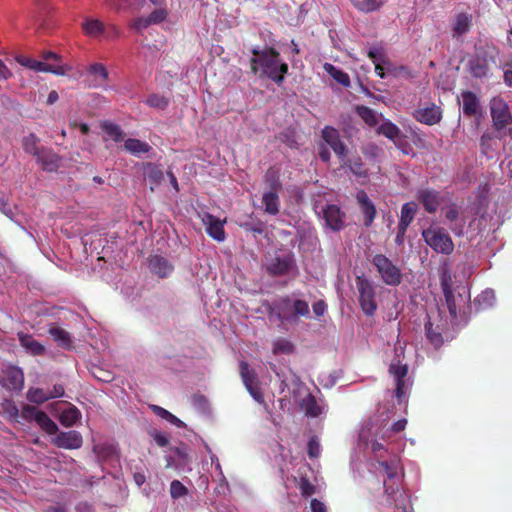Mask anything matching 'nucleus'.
I'll return each mask as SVG.
<instances>
[{
  "mask_svg": "<svg viewBox=\"0 0 512 512\" xmlns=\"http://www.w3.org/2000/svg\"><path fill=\"white\" fill-rule=\"evenodd\" d=\"M254 57L250 59L251 72L260 77H266L277 85H281L288 73V64L281 62L280 53L273 47L251 49Z\"/></svg>",
  "mask_w": 512,
  "mask_h": 512,
  "instance_id": "1",
  "label": "nucleus"
},
{
  "mask_svg": "<svg viewBox=\"0 0 512 512\" xmlns=\"http://www.w3.org/2000/svg\"><path fill=\"white\" fill-rule=\"evenodd\" d=\"M268 317L276 318L282 324L297 322L300 317H309L310 308L305 300H292L285 295L265 305Z\"/></svg>",
  "mask_w": 512,
  "mask_h": 512,
  "instance_id": "2",
  "label": "nucleus"
},
{
  "mask_svg": "<svg viewBox=\"0 0 512 512\" xmlns=\"http://www.w3.org/2000/svg\"><path fill=\"white\" fill-rule=\"evenodd\" d=\"M499 49L493 44H486L476 49L474 57L469 61V72L474 78H485L489 75L491 66L496 64Z\"/></svg>",
  "mask_w": 512,
  "mask_h": 512,
  "instance_id": "3",
  "label": "nucleus"
},
{
  "mask_svg": "<svg viewBox=\"0 0 512 512\" xmlns=\"http://www.w3.org/2000/svg\"><path fill=\"white\" fill-rule=\"evenodd\" d=\"M422 237L436 253L450 255L454 250V243L450 235L442 227L431 225L422 231Z\"/></svg>",
  "mask_w": 512,
  "mask_h": 512,
  "instance_id": "4",
  "label": "nucleus"
},
{
  "mask_svg": "<svg viewBox=\"0 0 512 512\" xmlns=\"http://www.w3.org/2000/svg\"><path fill=\"white\" fill-rule=\"evenodd\" d=\"M355 283L359 305L363 313L368 317L373 316L378 308L374 283L364 275L356 276Z\"/></svg>",
  "mask_w": 512,
  "mask_h": 512,
  "instance_id": "5",
  "label": "nucleus"
},
{
  "mask_svg": "<svg viewBox=\"0 0 512 512\" xmlns=\"http://www.w3.org/2000/svg\"><path fill=\"white\" fill-rule=\"evenodd\" d=\"M376 267L381 280L388 286L401 284L403 275L401 269L384 254H375L371 260Z\"/></svg>",
  "mask_w": 512,
  "mask_h": 512,
  "instance_id": "6",
  "label": "nucleus"
},
{
  "mask_svg": "<svg viewBox=\"0 0 512 512\" xmlns=\"http://www.w3.org/2000/svg\"><path fill=\"white\" fill-rule=\"evenodd\" d=\"M489 106L493 127L496 131H501L512 124V114L504 99L499 96L493 97Z\"/></svg>",
  "mask_w": 512,
  "mask_h": 512,
  "instance_id": "7",
  "label": "nucleus"
},
{
  "mask_svg": "<svg viewBox=\"0 0 512 512\" xmlns=\"http://www.w3.org/2000/svg\"><path fill=\"white\" fill-rule=\"evenodd\" d=\"M240 375L247 391L252 398L259 404H264V395L260 387L258 376L254 370L249 368V365L245 361H241L239 364Z\"/></svg>",
  "mask_w": 512,
  "mask_h": 512,
  "instance_id": "8",
  "label": "nucleus"
},
{
  "mask_svg": "<svg viewBox=\"0 0 512 512\" xmlns=\"http://www.w3.org/2000/svg\"><path fill=\"white\" fill-rule=\"evenodd\" d=\"M294 269H296V263L292 253L276 255L270 259L266 267L270 276H285Z\"/></svg>",
  "mask_w": 512,
  "mask_h": 512,
  "instance_id": "9",
  "label": "nucleus"
},
{
  "mask_svg": "<svg viewBox=\"0 0 512 512\" xmlns=\"http://www.w3.org/2000/svg\"><path fill=\"white\" fill-rule=\"evenodd\" d=\"M321 137L325 143L334 151L340 161L347 158L348 149L342 141L340 133L332 126H325L321 131Z\"/></svg>",
  "mask_w": 512,
  "mask_h": 512,
  "instance_id": "10",
  "label": "nucleus"
},
{
  "mask_svg": "<svg viewBox=\"0 0 512 512\" xmlns=\"http://www.w3.org/2000/svg\"><path fill=\"white\" fill-rule=\"evenodd\" d=\"M55 435L51 443L58 448L76 450L83 445V437L81 433L76 430L61 431L57 432Z\"/></svg>",
  "mask_w": 512,
  "mask_h": 512,
  "instance_id": "11",
  "label": "nucleus"
},
{
  "mask_svg": "<svg viewBox=\"0 0 512 512\" xmlns=\"http://www.w3.org/2000/svg\"><path fill=\"white\" fill-rule=\"evenodd\" d=\"M16 61L23 67L37 72L53 73L55 75H64L66 69L62 65H53L44 61H39L27 56H18Z\"/></svg>",
  "mask_w": 512,
  "mask_h": 512,
  "instance_id": "12",
  "label": "nucleus"
},
{
  "mask_svg": "<svg viewBox=\"0 0 512 512\" xmlns=\"http://www.w3.org/2000/svg\"><path fill=\"white\" fill-rule=\"evenodd\" d=\"M356 200L363 214V224L366 228H369L377 216L376 207L364 190L357 192Z\"/></svg>",
  "mask_w": 512,
  "mask_h": 512,
  "instance_id": "13",
  "label": "nucleus"
},
{
  "mask_svg": "<svg viewBox=\"0 0 512 512\" xmlns=\"http://www.w3.org/2000/svg\"><path fill=\"white\" fill-rule=\"evenodd\" d=\"M202 222L206 226L207 234L218 242H223L226 238L224 230L225 220H220L210 213H205Z\"/></svg>",
  "mask_w": 512,
  "mask_h": 512,
  "instance_id": "14",
  "label": "nucleus"
},
{
  "mask_svg": "<svg viewBox=\"0 0 512 512\" xmlns=\"http://www.w3.org/2000/svg\"><path fill=\"white\" fill-rule=\"evenodd\" d=\"M0 382L7 390H21L24 384V374L20 368L9 366L3 371Z\"/></svg>",
  "mask_w": 512,
  "mask_h": 512,
  "instance_id": "15",
  "label": "nucleus"
},
{
  "mask_svg": "<svg viewBox=\"0 0 512 512\" xmlns=\"http://www.w3.org/2000/svg\"><path fill=\"white\" fill-rule=\"evenodd\" d=\"M323 218L326 226L332 231H340L344 227L345 213L339 206L331 204L323 209Z\"/></svg>",
  "mask_w": 512,
  "mask_h": 512,
  "instance_id": "16",
  "label": "nucleus"
},
{
  "mask_svg": "<svg viewBox=\"0 0 512 512\" xmlns=\"http://www.w3.org/2000/svg\"><path fill=\"white\" fill-rule=\"evenodd\" d=\"M425 335L428 342L435 348H440L444 339L442 336V324L441 319L437 318L436 321H433L431 317H427V321L424 324Z\"/></svg>",
  "mask_w": 512,
  "mask_h": 512,
  "instance_id": "17",
  "label": "nucleus"
},
{
  "mask_svg": "<svg viewBox=\"0 0 512 512\" xmlns=\"http://www.w3.org/2000/svg\"><path fill=\"white\" fill-rule=\"evenodd\" d=\"M413 117L420 123L432 126L440 122L442 111L439 106L431 104L428 107L416 109Z\"/></svg>",
  "mask_w": 512,
  "mask_h": 512,
  "instance_id": "18",
  "label": "nucleus"
},
{
  "mask_svg": "<svg viewBox=\"0 0 512 512\" xmlns=\"http://www.w3.org/2000/svg\"><path fill=\"white\" fill-rule=\"evenodd\" d=\"M462 96V110L466 117H482L480 101L477 95L472 91H463Z\"/></svg>",
  "mask_w": 512,
  "mask_h": 512,
  "instance_id": "19",
  "label": "nucleus"
},
{
  "mask_svg": "<svg viewBox=\"0 0 512 512\" xmlns=\"http://www.w3.org/2000/svg\"><path fill=\"white\" fill-rule=\"evenodd\" d=\"M148 267L150 271L157 275L159 278L168 277L174 267L173 265L163 256L160 255H152L148 258Z\"/></svg>",
  "mask_w": 512,
  "mask_h": 512,
  "instance_id": "20",
  "label": "nucleus"
},
{
  "mask_svg": "<svg viewBox=\"0 0 512 512\" xmlns=\"http://www.w3.org/2000/svg\"><path fill=\"white\" fill-rule=\"evenodd\" d=\"M48 333L59 347L67 350L73 347V339L71 334L55 323H51L49 325Z\"/></svg>",
  "mask_w": 512,
  "mask_h": 512,
  "instance_id": "21",
  "label": "nucleus"
},
{
  "mask_svg": "<svg viewBox=\"0 0 512 512\" xmlns=\"http://www.w3.org/2000/svg\"><path fill=\"white\" fill-rule=\"evenodd\" d=\"M37 162L45 171H56L60 166V157L53 152L52 149L43 148L40 154L36 157Z\"/></svg>",
  "mask_w": 512,
  "mask_h": 512,
  "instance_id": "22",
  "label": "nucleus"
},
{
  "mask_svg": "<svg viewBox=\"0 0 512 512\" xmlns=\"http://www.w3.org/2000/svg\"><path fill=\"white\" fill-rule=\"evenodd\" d=\"M20 345L31 355L41 356L46 352L45 346L35 340L32 335L19 332L17 334Z\"/></svg>",
  "mask_w": 512,
  "mask_h": 512,
  "instance_id": "23",
  "label": "nucleus"
},
{
  "mask_svg": "<svg viewBox=\"0 0 512 512\" xmlns=\"http://www.w3.org/2000/svg\"><path fill=\"white\" fill-rule=\"evenodd\" d=\"M472 27V15L468 13H459L455 16L452 23V36L459 38L467 34Z\"/></svg>",
  "mask_w": 512,
  "mask_h": 512,
  "instance_id": "24",
  "label": "nucleus"
},
{
  "mask_svg": "<svg viewBox=\"0 0 512 512\" xmlns=\"http://www.w3.org/2000/svg\"><path fill=\"white\" fill-rule=\"evenodd\" d=\"M418 200L428 213H434L440 204L439 193L432 189H423L418 192Z\"/></svg>",
  "mask_w": 512,
  "mask_h": 512,
  "instance_id": "25",
  "label": "nucleus"
},
{
  "mask_svg": "<svg viewBox=\"0 0 512 512\" xmlns=\"http://www.w3.org/2000/svg\"><path fill=\"white\" fill-rule=\"evenodd\" d=\"M144 177L149 181L151 190L159 186L164 179L162 169L154 163L146 162L142 164Z\"/></svg>",
  "mask_w": 512,
  "mask_h": 512,
  "instance_id": "26",
  "label": "nucleus"
},
{
  "mask_svg": "<svg viewBox=\"0 0 512 512\" xmlns=\"http://www.w3.org/2000/svg\"><path fill=\"white\" fill-rule=\"evenodd\" d=\"M442 291L445 297L446 305L449 310V313L452 318L457 317V304L455 300V295L452 290L451 280L450 279H442L441 281Z\"/></svg>",
  "mask_w": 512,
  "mask_h": 512,
  "instance_id": "27",
  "label": "nucleus"
},
{
  "mask_svg": "<svg viewBox=\"0 0 512 512\" xmlns=\"http://www.w3.org/2000/svg\"><path fill=\"white\" fill-rule=\"evenodd\" d=\"M82 31L88 37L98 38L104 32V23L98 19L86 18L82 23Z\"/></svg>",
  "mask_w": 512,
  "mask_h": 512,
  "instance_id": "28",
  "label": "nucleus"
},
{
  "mask_svg": "<svg viewBox=\"0 0 512 512\" xmlns=\"http://www.w3.org/2000/svg\"><path fill=\"white\" fill-rule=\"evenodd\" d=\"M278 191H269L263 194L262 203L265 207V212L270 215H277L279 213L280 201Z\"/></svg>",
  "mask_w": 512,
  "mask_h": 512,
  "instance_id": "29",
  "label": "nucleus"
},
{
  "mask_svg": "<svg viewBox=\"0 0 512 512\" xmlns=\"http://www.w3.org/2000/svg\"><path fill=\"white\" fill-rule=\"evenodd\" d=\"M124 148L135 156L149 153L152 150V147L148 143L135 138L127 139L124 143Z\"/></svg>",
  "mask_w": 512,
  "mask_h": 512,
  "instance_id": "30",
  "label": "nucleus"
},
{
  "mask_svg": "<svg viewBox=\"0 0 512 512\" xmlns=\"http://www.w3.org/2000/svg\"><path fill=\"white\" fill-rule=\"evenodd\" d=\"M417 210L418 206L415 202H407L403 204L398 224L402 227L408 228L411 222L413 221Z\"/></svg>",
  "mask_w": 512,
  "mask_h": 512,
  "instance_id": "31",
  "label": "nucleus"
},
{
  "mask_svg": "<svg viewBox=\"0 0 512 512\" xmlns=\"http://www.w3.org/2000/svg\"><path fill=\"white\" fill-rule=\"evenodd\" d=\"M40 139L34 133H30L22 140V146L26 153L37 157L44 147L39 146Z\"/></svg>",
  "mask_w": 512,
  "mask_h": 512,
  "instance_id": "32",
  "label": "nucleus"
},
{
  "mask_svg": "<svg viewBox=\"0 0 512 512\" xmlns=\"http://www.w3.org/2000/svg\"><path fill=\"white\" fill-rule=\"evenodd\" d=\"M324 70L339 84H341L344 87H349L350 77L349 75L344 72L343 70L338 69L334 65L330 63L324 64Z\"/></svg>",
  "mask_w": 512,
  "mask_h": 512,
  "instance_id": "33",
  "label": "nucleus"
},
{
  "mask_svg": "<svg viewBox=\"0 0 512 512\" xmlns=\"http://www.w3.org/2000/svg\"><path fill=\"white\" fill-rule=\"evenodd\" d=\"M80 417L81 413L78 408L71 405L60 414L59 421L65 427H72L77 423Z\"/></svg>",
  "mask_w": 512,
  "mask_h": 512,
  "instance_id": "34",
  "label": "nucleus"
},
{
  "mask_svg": "<svg viewBox=\"0 0 512 512\" xmlns=\"http://www.w3.org/2000/svg\"><path fill=\"white\" fill-rule=\"evenodd\" d=\"M301 407L305 414L310 417H318L322 413V408L318 405L316 398L312 394H309L302 400Z\"/></svg>",
  "mask_w": 512,
  "mask_h": 512,
  "instance_id": "35",
  "label": "nucleus"
},
{
  "mask_svg": "<svg viewBox=\"0 0 512 512\" xmlns=\"http://www.w3.org/2000/svg\"><path fill=\"white\" fill-rule=\"evenodd\" d=\"M36 423L49 435H55L58 432L57 424L44 411L38 413Z\"/></svg>",
  "mask_w": 512,
  "mask_h": 512,
  "instance_id": "36",
  "label": "nucleus"
},
{
  "mask_svg": "<svg viewBox=\"0 0 512 512\" xmlns=\"http://www.w3.org/2000/svg\"><path fill=\"white\" fill-rule=\"evenodd\" d=\"M264 181L271 191L281 190L280 170L276 167H270L264 175Z\"/></svg>",
  "mask_w": 512,
  "mask_h": 512,
  "instance_id": "37",
  "label": "nucleus"
},
{
  "mask_svg": "<svg viewBox=\"0 0 512 512\" xmlns=\"http://www.w3.org/2000/svg\"><path fill=\"white\" fill-rule=\"evenodd\" d=\"M102 130L115 142H121L124 140V132L122 128L112 122L105 121L101 125Z\"/></svg>",
  "mask_w": 512,
  "mask_h": 512,
  "instance_id": "38",
  "label": "nucleus"
},
{
  "mask_svg": "<svg viewBox=\"0 0 512 512\" xmlns=\"http://www.w3.org/2000/svg\"><path fill=\"white\" fill-rule=\"evenodd\" d=\"M377 132L379 134H382L384 135L386 138L390 139V140H395L397 138H399L400 134H401V131L400 129L398 128L397 125H395L394 123H392L391 121L387 120V121H384L377 129Z\"/></svg>",
  "mask_w": 512,
  "mask_h": 512,
  "instance_id": "39",
  "label": "nucleus"
},
{
  "mask_svg": "<svg viewBox=\"0 0 512 512\" xmlns=\"http://www.w3.org/2000/svg\"><path fill=\"white\" fill-rule=\"evenodd\" d=\"M345 166H347L350 171L357 177H366L367 171L364 168V164L360 157H355L351 159H346L342 161Z\"/></svg>",
  "mask_w": 512,
  "mask_h": 512,
  "instance_id": "40",
  "label": "nucleus"
},
{
  "mask_svg": "<svg viewBox=\"0 0 512 512\" xmlns=\"http://www.w3.org/2000/svg\"><path fill=\"white\" fill-rule=\"evenodd\" d=\"M356 112L367 125L373 127L378 123L376 114L371 108L364 105L357 106Z\"/></svg>",
  "mask_w": 512,
  "mask_h": 512,
  "instance_id": "41",
  "label": "nucleus"
},
{
  "mask_svg": "<svg viewBox=\"0 0 512 512\" xmlns=\"http://www.w3.org/2000/svg\"><path fill=\"white\" fill-rule=\"evenodd\" d=\"M26 397L28 401L35 404H42L51 399V396L48 395V392L41 388H30L27 391Z\"/></svg>",
  "mask_w": 512,
  "mask_h": 512,
  "instance_id": "42",
  "label": "nucleus"
},
{
  "mask_svg": "<svg viewBox=\"0 0 512 512\" xmlns=\"http://www.w3.org/2000/svg\"><path fill=\"white\" fill-rule=\"evenodd\" d=\"M353 5L361 12L369 13L378 10L382 2L377 0H352Z\"/></svg>",
  "mask_w": 512,
  "mask_h": 512,
  "instance_id": "43",
  "label": "nucleus"
},
{
  "mask_svg": "<svg viewBox=\"0 0 512 512\" xmlns=\"http://www.w3.org/2000/svg\"><path fill=\"white\" fill-rule=\"evenodd\" d=\"M294 351V345L291 341L284 339V338H278L273 342V353L275 355L278 354H290Z\"/></svg>",
  "mask_w": 512,
  "mask_h": 512,
  "instance_id": "44",
  "label": "nucleus"
},
{
  "mask_svg": "<svg viewBox=\"0 0 512 512\" xmlns=\"http://www.w3.org/2000/svg\"><path fill=\"white\" fill-rule=\"evenodd\" d=\"M389 373L394 379L406 378L408 374V365L402 364L400 360H393L389 366Z\"/></svg>",
  "mask_w": 512,
  "mask_h": 512,
  "instance_id": "45",
  "label": "nucleus"
},
{
  "mask_svg": "<svg viewBox=\"0 0 512 512\" xmlns=\"http://www.w3.org/2000/svg\"><path fill=\"white\" fill-rule=\"evenodd\" d=\"M168 99L159 94H151L148 96L146 100V104L150 107L157 108V109H165L168 106Z\"/></svg>",
  "mask_w": 512,
  "mask_h": 512,
  "instance_id": "46",
  "label": "nucleus"
},
{
  "mask_svg": "<svg viewBox=\"0 0 512 512\" xmlns=\"http://www.w3.org/2000/svg\"><path fill=\"white\" fill-rule=\"evenodd\" d=\"M494 301L495 294L492 290H485L475 298V303H477L482 308L492 306Z\"/></svg>",
  "mask_w": 512,
  "mask_h": 512,
  "instance_id": "47",
  "label": "nucleus"
},
{
  "mask_svg": "<svg viewBox=\"0 0 512 512\" xmlns=\"http://www.w3.org/2000/svg\"><path fill=\"white\" fill-rule=\"evenodd\" d=\"M168 11L166 8L160 6V8L152 11L147 17L151 24H160L166 20Z\"/></svg>",
  "mask_w": 512,
  "mask_h": 512,
  "instance_id": "48",
  "label": "nucleus"
},
{
  "mask_svg": "<svg viewBox=\"0 0 512 512\" xmlns=\"http://www.w3.org/2000/svg\"><path fill=\"white\" fill-rule=\"evenodd\" d=\"M188 493L187 488L179 481L173 480L170 484V494L174 499L185 496Z\"/></svg>",
  "mask_w": 512,
  "mask_h": 512,
  "instance_id": "49",
  "label": "nucleus"
},
{
  "mask_svg": "<svg viewBox=\"0 0 512 512\" xmlns=\"http://www.w3.org/2000/svg\"><path fill=\"white\" fill-rule=\"evenodd\" d=\"M299 489L304 497L312 496L315 493V486L306 477L300 478Z\"/></svg>",
  "mask_w": 512,
  "mask_h": 512,
  "instance_id": "50",
  "label": "nucleus"
},
{
  "mask_svg": "<svg viewBox=\"0 0 512 512\" xmlns=\"http://www.w3.org/2000/svg\"><path fill=\"white\" fill-rule=\"evenodd\" d=\"M493 140L494 136L491 133H483V135L480 138V149L482 154H489V152L492 150Z\"/></svg>",
  "mask_w": 512,
  "mask_h": 512,
  "instance_id": "51",
  "label": "nucleus"
},
{
  "mask_svg": "<svg viewBox=\"0 0 512 512\" xmlns=\"http://www.w3.org/2000/svg\"><path fill=\"white\" fill-rule=\"evenodd\" d=\"M41 410H37L36 407L31 405H24L21 410V417L25 419L26 421H32L34 420L36 422L37 415L40 413Z\"/></svg>",
  "mask_w": 512,
  "mask_h": 512,
  "instance_id": "52",
  "label": "nucleus"
},
{
  "mask_svg": "<svg viewBox=\"0 0 512 512\" xmlns=\"http://www.w3.org/2000/svg\"><path fill=\"white\" fill-rule=\"evenodd\" d=\"M307 453L309 458H317L320 455V444L315 437H312L307 445Z\"/></svg>",
  "mask_w": 512,
  "mask_h": 512,
  "instance_id": "53",
  "label": "nucleus"
},
{
  "mask_svg": "<svg viewBox=\"0 0 512 512\" xmlns=\"http://www.w3.org/2000/svg\"><path fill=\"white\" fill-rule=\"evenodd\" d=\"M91 74L99 75L103 81L108 80V71L102 63H94L89 67Z\"/></svg>",
  "mask_w": 512,
  "mask_h": 512,
  "instance_id": "54",
  "label": "nucleus"
},
{
  "mask_svg": "<svg viewBox=\"0 0 512 512\" xmlns=\"http://www.w3.org/2000/svg\"><path fill=\"white\" fill-rule=\"evenodd\" d=\"M150 25H152L148 19V17H138L133 20L131 23V28L136 30L137 32H142L147 29Z\"/></svg>",
  "mask_w": 512,
  "mask_h": 512,
  "instance_id": "55",
  "label": "nucleus"
},
{
  "mask_svg": "<svg viewBox=\"0 0 512 512\" xmlns=\"http://www.w3.org/2000/svg\"><path fill=\"white\" fill-rule=\"evenodd\" d=\"M102 36L107 40H114L120 36V30L115 25L104 24V32Z\"/></svg>",
  "mask_w": 512,
  "mask_h": 512,
  "instance_id": "56",
  "label": "nucleus"
},
{
  "mask_svg": "<svg viewBox=\"0 0 512 512\" xmlns=\"http://www.w3.org/2000/svg\"><path fill=\"white\" fill-rule=\"evenodd\" d=\"M327 304L324 300H318L312 305L313 313L317 318L323 316L327 312Z\"/></svg>",
  "mask_w": 512,
  "mask_h": 512,
  "instance_id": "57",
  "label": "nucleus"
},
{
  "mask_svg": "<svg viewBox=\"0 0 512 512\" xmlns=\"http://www.w3.org/2000/svg\"><path fill=\"white\" fill-rule=\"evenodd\" d=\"M503 80L506 86L512 87V61L506 62L503 66Z\"/></svg>",
  "mask_w": 512,
  "mask_h": 512,
  "instance_id": "58",
  "label": "nucleus"
},
{
  "mask_svg": "<svg viewBox=\"0 0 512 512\" xmlns=\"http://www.w3.org/2000/svg\"><path fill=\"white\" fill-rule=\"evenodd\" d=\"M395 380V391L394 395L398 400H401L405 395V378L394 379Z\"/></svg>",
  "mask_w": 512,
  "mask_h": 512,
  "instance_id": "59",
  "label": "nucleus"
},
{
  "mask_svg": "<svg viewBox=\"0 0 512 512\" xmlns=\"http://www.w3.org/2000/svg\"><path fill=\"white\" fill-rule=\"evenodd\" d=\"M151 436L159 447H166L169 444V438L164 433L154 431Z\"/></svg>",
  "mask_w": 512,
  "mask_h": 512,
  "instance_id": "60",
  "label": "nucleus"
},
{
  "mask_svg": "<svg viewBox=\"0 0 512 512\" xmlns=\"http://www.w3.org/2000/svg\"><path fill=\"white\" fill-rule=\"evenodd\" d=\"M93 451L98 457H108L114 452V448L112 446L95 445Z\"/></svg>",
  "mask_w": 512,
  "mask_h": 512,
  "instance_id": "61",
  "label": "nucleus"
},
{
  "mask_svg": "<svg viewBox=\"0 0 512 512\" xmlns=\"http://www.w3.org/2000/svg\"><path fill=\"white\" fill-rule=\"evenodd\" d=\"M150 409L153 411V413L157 416H159L160 418L164 419L167 421V419L169 418L171 412H169L168 410H166L165 408L161 407V406H158V405H150Z\"/></svg>",
  "mask_w": 512,
  "mask_h": 512,
  "instance_id": "62",
  "label": "nucleus"
},
{
  "mask_svg": "<svg viewBox=\"0 0 512 512\" xmlns=\"http://www.w3.org/2000/svg\"><path fill=\"white\" fill-rule=\"evenodd\" d=\"M380 466L385 471L388 480H393L397 476L396 469L391 467L387 462H380Z\"/></svg>",
  "mask_w": 512,
  "mask_h": 512,
  "instance_id": "63",
  "label": "nucleus"
},
{
  "mask_svg": "<svg viewBox=\"0 0 512 512\" xmlns=\"http://www.w3.org/2000/svg\"><path fill=\"white\" fill-rule=\"evenodd\" d=\"M310 507H311L312 512H327L326 506L324 505V503L319 501L316 498L311 500Z\"/></svg>",
  "mask_w": 512,
  "mask_h": 512,
  "instance_id": "64",
  "label": "nucleus"
}]
</instances>
